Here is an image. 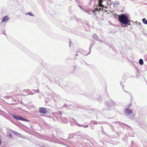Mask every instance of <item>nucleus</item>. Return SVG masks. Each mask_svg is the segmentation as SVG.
Wrapping results in <instances>:
<instances>
[{"mask_svg":"<svg viewBox=\"0 0 147 147\" xmlns=\"http://www.w3.org/2000/svg\"><path fill=\"white\" fill-rule=\"evenodd\" d=\"M118 16V20L121 24L123 25L127 26V24L130 25V22H131L129 19V16L127 14H121Z\"/></svg>","mask_w":147,"mask_h":147,"instance_id":"obj_1","label":"nucleus"},{"mask_svg":"<svg viewBox=\"0 0 147 147\" xmlns=\"http://www.w3.org/2000/svg\"><path fill=\"white\" fill-rule=\"evenodd\" d=\"M102 0H98V5L97 6V8H95L94 10H93V11L96 12L95 13H96V14H93L96 17H97V14L99 13V12L101 10L102 11L103 10L104 8H107L106 7H105L104 5L102 4Z\"/></svg>","mask_w":147,"mask_h":147,"instance_id":"obj_2","label":"nucleus"},{"mask_svg":"<svg viewBox=\"0 0 147 147\" xmlns=\"http://www.w3.org/2000/svg\"><path fill=\"white\" fill-rule=\"evenodd\" d=\"M9 114L10 115L12 116L15 119L17 120H19L27 122H29L30 121V120L24 118L19 115L16 114L13 115L11 113H9Z\"/></svg>","mask_w":147,"mask_h":147,"instance_id":"obj_3","label":"nucleus"},{"mask_svg":"<svg viewBox=\"0 0 147 147\" xmlns=\"http://www.w3.org/2000/svg\"><path fill=\"white\" fill-rule=\"evenodd\" d=\"M105 107H107V108H103L102 111L104 112L105 111H107L111 109V108L112 106L111 104V105L110 103L109 102L107 101L105 104Z\"/></svg>","mask_w":147,"mask_h":147,"instance_id":"obj_4","label":"nucleus"},{"mask_svg":"<svg viewBox=\"0 0 147 147\" xmlns=\"http://www.w3.org/2000/svg\"><path fill=\"white\" fill-rule=\"evenodd\" d=\"M9 19L8 16L7 15L3 17L1 22L0 23V25L3 22L8 21Z\"/></svg>","mask_w":147,"mask_h":147,"instance_id":"obj_5","label":"nucleus"},{"mask_svg":"<svg viewBox=\"0 0 147 147\" xmlns=\"http://www.w3.org/2000/svg\"><path fill=\"white\" fill-rule=\"evenodd\" d=\"M79 52H81V53L84 56H86L89 54H90V51L88 53L86 51L82 49H80L79 51Z\"/></svg>","mask_w":147,"mask_h":147,"instance_id":"obj_6","label":"nucleus"},{"mask_svg":"<svg viewBox=\"0 0 147 147\" xmlns=\"http://www.w3.org/2000/svg\"><path fill=\"white\" fill-rule=\"evenodd\" d=\"M47 109L43 107L39 108V112L45 114L47 113Z\"/></svg>","mask_w":147,"mask_h":147,"instance_id":"obj_7","label":"nucleus"},{"mask_svg":"<svg viewBox=\"0 0 147 147\" xmlns=\"http://www.w3.org/2000/svg\"><path fill=\"white\" fill-rule=\"evenodd\" d=\"M124 112L127 114H131L133 113V111L131 109H129L128 108L125 109Z\"/></svg>","mask_w":147,"mask_h":147,"instance_id":"obj_8","label":"nucleus"},{"mask_svg":"<svg viewBox=\"0 0 147 147\" xmlns=\"http://www.w3.org/2000/svg\"><path fill=\"white\" fill-rule=\"evenodd\" d=\"M24 91L26 93V94H25V95H27L30 94L33 95L34 94V93H33V92L31 91L29 89L25 90Z\"/></svg>","mask_w":147,"mask_h":147,"instance_id":"obj_9","label":"nucleus"},{"mask_svg":"<svg viewBox=\"0 0 147 147\" xmlns=\"http://www.w3.org/2000/svg\"><path fill=\"white\" fill-rule=\"evenodd\" d=\"M85 11L87 13L91 15L92 13L93 14H96V13H95L96 12H94V11H93V10H85Z\"/></svg>","mask_w":147,"mask_h":147,"instance_id":"obj_10","label":"nucleus"},{"mask_svg":"<svg viewBox=\"0 0 147 147\" xmlns=\"http://www.w3.org/2000/svg\"><path fill=\"white\" fill-rule=\"evenodd\" d=\"M92 38H94L97 41L98 40V38H99L98 37V36L95 34H94L92 35Z\"/></svg>","mask_w":147,"mask_h":147,"instance_id":"obj_11","label":"nucleus"},{"mask_svg":"<svg viewBox=\"0 0 147 147\" xmlns=\"http://www.w3.org/2000/svg\"><path fill=\"white\" fill-rule=\"evenodd\" d=\"M130 147H138V146L133 141H132Z\"/></svg>","mask_w":147,"mask_h":147,"instance_id":"obj_12","label":"nucleus"},{"mask_svg":"<svg viewBox=\"0 0 147 147\" xmlns=\"http://www.w3.org/2000/svg\"><path fill=\"white\" fill-rule=\"evenodd\" d=\"M62 122L63 123H68L67 120V119L65 118H63L62 119Z\"/></svg>","mask_w":147,"mask_h":147,"instance_id":"obj_13","label":"nucleus"},{"mask_svg":"<svg viewBox=\"0 0 147 147\" xmlns=\"http://www.w3.org/2000/svg\"><path fill=\"white\" fill-rule=\"evenodd\" d=\"M136 76L137 77H138L140 75V73L138 71V69L136 67Z\"/></svg>","mask_w":147,"mask_h":147,"instance_id":"obj_14","label":"nucleus"},{"mask_svg":"<svg viewBox=\"0 0 147 147\" xmlns=\"http://www.w3.org/2000/svg\"><path fill=\"white\" fill-rule=\"evenodd\" d=\"M110 103L111 105V104L112 106H113L116 105L115 102L112 99L110 100Z\"/></svg>","mask_w":147,"mask_h":147,"instance_id":"obj_15","label":"nucleus"},{"mask_svg":"<svg viewBox=\"0 0 147 147\" xmlns=\"http://www.w3.org/2000/svg\"><path fill=\"white\" fill-rule=\"evenodd\" d=\"M13 134L16 136H18L20 135H22L21 134L17 132L16 131H13Z\"/></svg>","mask_w":147,"mask_h":147,"instance_id":"obj_16","label":"nucleus"},{"mask_svg":"<svg viewBox=\"0 0 147 147\" xmlns=\"http://www.w3.org/2000/svg\"><path fill=\"white\" fill-rule=\"evenodd\" d=\"M72 119L74 120V121L76 123V125L79 127H81L82 126V125H81L80 124H79L74 119H73L72 118Z\"/></svg>","mask_w":147,"mask_h":147,"instance_id":"obj_17","label":"nucleus"},{"mask_svg":"<svg viewBox=\"0 0 147 147\" xmlns=\"http://www.w3.org/2000/svg\"><path fill=\"white\" fill-rule=\"evenodd\" d=\"M139 63L140 65H142L144 64L143 60L142 59H140L139 61Z\"/></svg>","mask_w":147,"mask_h":147,"instance_id":"obj_18","label":"nucleus"},{"mask_svg":"<svg viewBox=\"0 0 147 147\" xmlns=\"http://www.w3.org/2000/svg\"><path fill=\"white\" fill-rule=\"evenodd\" d=\"M142 21L144 24H147V20H146V18H143L142 19Z\"/></svg>","mask_w":147,"mask_h":147,"instance_id":"obj_19","label":"nucleus"},{"mask_svg":"<svg viewBox=\"0 0 147 147\" xmlns=\"http://www.w3.org/2000/svg\"><path fill=\"white\" fill-rule=\"evenodd\" d=\"M32 91L34 92H33V93H34V94H35L36 93H39V89L32 90Z\"/></svg>","mask_w":147,"mask_h":147,"instance_id":"obj_20","label":"nucleus"},{"mask_svg":"<svg viewBox=\"0 0 147 147\" xmlns=\"http://www.w3.org/2000/svg\"><path fill=\"white\" fill-rule=\"evenodd\" d=\"M82 141L84 143H86L88 141V140L86 139H82Z\"/></svg>","mask_w":147,"mask_h":147,"instance_id":"obj_21","label":"nucleus"},{"mask_svg":"<svg viewBox=\"0 0 147 147\" xmlns=\"http://www.w3.org/2000/svg\"><path fill=\"white\" fill-rule=\"evenodd\" d=\"M119 2L118 1H115L114 3V5H119Z\"/></svg>","mask_w":147,"mask_h":147,"instance_id":"obj_22","label":"nucleus"},{"mask_svg":"<svg viewBox=\"0 0 147 147\" xmlns=\"http://www.w3.org/2000/svg\"><path fill=\"white\" fill-rule=\"evenodd\" d=\"M94 45L93 44H91L90 45V47L89 48V51H90V52H91V49L92 48V47H93V46Z\"/></svg>","mask_w":147,"mask_h":147,"instance_id":"obj_23","label":"nucleus"},{"mask_svg":"<svg viewBox=\"0 0 147 147\" xmlns=\"http://www.w3.org/2000/svg\"><path fill=\"white\" fill-rule=\"evenodd\" d=\"M28 14L31 16H34L33 14L31 12H28Z\"/></svg>","mask_w":147,"mask_h":147,"instance_id":"obj_24","label":"nucleus"},{"mask_svg":"<svg viewBox=\"0 0 147 147\" xmlns=\"http://www.w3.org/2000/svg\"><path fill=\"white\" fill-rule=\"evenodd\" d=\"M8 134H9V136L11 137V138H12V136L11 135V133H8Z\"/></svg>","mask_w":147,"mask_h":147,"instance_id":"obj_25","label":"nucleus"},{"mask_svg":"<svg viewBox=\"0 0 147 147\" xmlns=\"http://www.w3.org/2000/svg\"><path fill=\"white\" fill-rule=\"evenodd\" d=\"M4 117L6 118V119H7L8 120H9V117H8L7 116H4Z\"/></svg>","mask_w":147,"mask_h":147,"instance_id":"obj_26","label":"nucleus"},{"mask_svg":"<svg viewBox=\"0 0 147 147\" xmlns=\"http://www.w3.org/2000/svg\"><path fill=\"white\" fill-rule=\"evenodd\" d=\"M2 33L3 34H4L5 35V30L4 29V31H2Z\"/></svg>","mask_w":147,"mask_h":147,"instance_id":"obj_27","label":"nucleus"},{"mask_svg":"<svg viewBox=\"0 0 147 147\" xmlns=\"http://www.w3.org/2000/svg\"><path fill=\"white\" fill-rule=\"evenodd\" d=\"M99 39V38H98V40L97 41H99L100 42H104L102 40Z\"/></svg>","mask_w":147,"mask_h":147,"instance_id":"obj_28","label":"nucleus"},{"mask_svg":"<svg viewBox=\"0 0 147 147\" xmlns=\"http://www.w3.org/2000/svg\"><path fill=\"white\" fill-rule=\"evenodd\" d=\"M82 127H84L86 128L88 127V125H82Z\"/></svg>","mask_w":147,"mask_h":147,"instance_id":"obj_29","label":"nucleus"},{"mask_svg":"<svg viewBox=\"0 0 147 147\" xmlns=\"http://www.w3.org/2000/svg\"><path fill=\"white\" fill-rule=\"evenodd\" d=\"M67 31L69 32H70V31H71V32H72V31H71V29H67Z\"/></svg>","mask_w":147,"mask_h":147,"instance_id":"obj_30","label":"nucleus"},{"mask_svg":"<svg viewBox=\"0 0 147 147\" xmlns=\"http://www.w3.org/2000/svg\"><path fill=\"white\" fill-rule=\"evenodd\" d=\"M83 61L85 63V64L88 66V67H89L88 66L89 65L88 64V63H86V62H85L83 60Z\"/></svg>","mask_w":147,"mask_h":147,"instance_id":"obj_31","label":"nucleus"},{"mask_svg":"<svg viewBox=\"0 0 147 147\" xmlns=\"http://www.w3.org/2000/svg\"><path fill=\"white\" fill-rule=\"evenodd\" d=\"M9 131H11V132H12L13 133V131H13L12 130H11V129H9Z\"/></svg>","mask_w":147,"mask_h":147,"instance_id":"obj_32","label":"nucleus"},{"mask_svg":"<svg viewBox=\"0 0 147 147\" xmlns=\"http://www.w3.org/2000/svg\"><path fill=\"white\" fill-rule=\"evenodd\" d=\"M91 128L92 129H94V127L93 126H91Z\"/></svg>","mask_w":147,"mask_h":147,"instance_id":"obj_33","label":"nucleus"},{"mask_svg":"<svg viewBox=\"0 0 147 147\" xmlns=\"http://www.w3.org/2000/svg\"><path fill=\"white\" fill-rule=\"evenodd\" d=\"M111 129L112 130H113V131H114V128L113 126H112V127H111Z\"/></svg>","mask_w":147,"mask_h":147,"instance_id":"obj_34","label":"nucleus"},{"mask_svg":"<svg viewBox=\"0 0 147 147\" xmlns=\"http://www.w3.org/2000/svg\"><path fill=\"white\" fill-rule=\"evenodd\" d=\"M77 66H73V68L74 69H75L76 67H77Z\"/></svg>","mask_w":147,"mask_h":147,"instance_id":"obj_35","label":"nucleus"},{"mask_svg":"<svg viewBox=\"0 0 147 147\" xmlns=\"http://www.w3.org/2000/svg\"><path fill=\"white\" fill-rule=\"evenodd\" d=\"M60 143L61 144H62L63 145H65V143H63V142H61V143Z\"/></svg>","mask_w":147,"mask_h":147,"instance_id":"obj_36","label":"nucleus"},{"mask_svg":"<svg viewBox=\"0 0 147 147\" xmlns=\"http://www.w3.org/2000/svg\"><path fill=\"white\" fill-rule=\"evenodd\" d=\"M78 56V54H76L74 55V57H75L76 56Z\"/></svg>","mask_w":147,"mask_h":147,"instance_id":"obj_37","label":"nucleus"},{"mask_svg":"<svg viewBox=\"0 0 147 147\" xmlns=\"http://www.w3.org/2000/svg\"><path fill=\"white\" fill-rule=\"evenodd\" d=\"M123 82H122V81L120 82V84H121V85H122V84H123Z\"/></svg>","mask_w":147,"mask_h":147,"instance_id":"obj_38","label":"nucleus"},{"mask_svg":"<svg viewBox=\"0 0 147 147\" xmlns=\"http://www.w3.org/2000/svg\"><path fill=\"white\" fill-rule=\"evenodd\" d=\"M69 42V47H70L71 45V42H70V41Z\"/></svg>","mask_w":147,"mask_h":147,"instance_id":"obj_39","label":"nucleus"},{"mask_svg":"<svg viewBox=\"0 0 147 147\" xmlns=\"http://www.w3.org/2000/svg\"><path fill=\"white\" fill-rule=\"evenodd\" d=\"M93 123H94V124H97V123H96V122H94Z\"/></svg>","mask_w":147,"mask_h":147,"instance_id":"obj_40","label":"nucleus"},{"mask_svg":"<svg viewBox=\"0 0 147 147\" xmlns=\"http://www.w3.org/2000/svg\"><path fill=\"white\" fill-rule=\"evenodd\" d=\"M95 43V41H93V43H92V44H93V45H94V43Z\"/></svg>","mask_w":147,"mask_h":147,"instance_id":"obj_41","label":"nucleus"},{"mask_svg":"<svg viewBox=\"0 0 147 147\" xmlns=\"http://www.w3.org/2000/svg\"><path fill=\"white\" fill-rule=\"evenodd\" d=\"M71 126L73 125V124L71 123Z\"/></svg>","mask_w":147,"mask_h":147,"instance_id":"obj_42","label":"nucleus"},{"mask_svg":"<svg viewBox=\"0 0 147 147\" xmlns=\"http://www.w3.org/2000/svg\"><path fill=\"white\" fill-rule=\"evenodd\" d=\"M137 24L138 25H139L140 24L139 23H138V24Z\"/></svg>","mask_w":147,"mask_h":147,"instance_id":"obj_43","label":"nucleus"},{"mask_svg":"<svg viewBox=\"0 0 147 147\" xmlns=\"http://www.w3.org/2000/svg\"><path fill=\"white\" fill-rule=\"evenodd\" d=\"M47 77L48 78V79H49L51 81V80L49 79V78L48 77Z\"/></svg>","mask_w":147,"mask_h":147,"instance_id":"obj_44","label":"nucleus"},{"mask_svg":"<svg viewBox=\"0 0 147 147\" xmlns=\"http://www.w3.org/2000/svg\"><path fill=\"white\" fill-rule=\"evenodd\" d=\"M101 128L102 129H103V127L102 126H101Z\"/></svg>","mask_w":147,"mask_h":147,"instance_id":"obj_45","label":"nucleus"},{"mask_svg":"<svg viewBox=\"0 0 147 147\" xmlns=\"http://www.w3.org/2000/svg\"><path fill=\"white\" fill-rule=\"evenodd\" d=\"M79 7H80L81 9H82V8L81 7V6H79Z\"/></svg>","mask_w":147,"mask_h":147,"instance_id":"obj_46","label":"nucleus"},{"mask_svg":"<svg viewBox=\"0 0 147 147\" xmlns=\"http://www.w3.org/2000/svg\"><path fill=\"white\" fill-rule=\"evenodd\" d=\"M98 99V100H99V99H98H98Z\"/></svg>","mask_w":147,"mask_h":147,"instance_id":"obj_47","label":"nucleus"},{"mask_svg":"<svg viewBox=\"0 0 147 147\" xmlns=\"http://www.w3.org/2000/svg\"><path fill=\"white\" fill-rule=\"evenodd\" d=\"M81 63H82V64H83V63H82V62H81Z\"/></svg>","mask_w":147,"mask_h":147,"instance_id":"obj_48","label":"nucleus"},{"mask_svg":"<svg viewBox=\"0 0 147 147\" xmlns=\"http://www.w3.org/2000/svg\"><path fill=\"white\" fill-rule=\"evenodd\" d=\"M108 96L109 97V95L108 94Z\"/></svg>","mask_w":147,"mask_h":147,"instance_id":"obj_49","label":"nucleus"},{"mask_svg":"<svg viewBox=\"0 0 147 147\" xmlns=\"http://www.w3.org/2000/svg\"><path fill=\"white\" fill-rule=\"evenodd\" d=\"M1 147H5L3 146H1Z\"/></svg>","mask_w":147,"mask_h":147,"instance_id":"obj_50","label":"nucleus"},{"mask_svg":"<svg viewBox=\"0 0 147 147\" xmlns=\"http://www.w3.org/2000/svg\"><path fill=\"white\" fill-rule=\"evenodd\" d=\"M123 87H124V86H123Z\"/></svg>","mask_w":147,"mask_h":147,"instance_id":"obj_51","label":"nucleus"},{"mask_svg":"<svg viewBox=\"0 0 147 147\" xmlns=\"http://www.w3.org/2000/svg\"><path fill=\"white\" fill-rule=\"evenodd\" d=\"M76 53L77 52V51H76Z\"/></svg>","mask_w":147,"mask_h":147,"instance_id":"obj_52","label":"nucleus"},{"mask_svg":"<svg viewBox=\"0 0 147 147\" xmlns=\"http://www.w3.org/2000/svg\"><path fill=\"white\" fill-rule=\"evenodd\" d=\"M134 147V146H133V147Z\"/></svg>","mask_w":147,"mask_h":147,"instance_id":"obj_53","label":"nucleus"}]
</instances>
